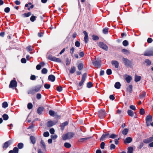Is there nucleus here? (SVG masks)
Returning a JSON list of instances; mask_svg holds the SVG:
<instances>
[{
    "mask_svg": "<svg viewBox=\"0 0 153 153\" xmlns=\"http://www.w3.org/2000/svg\"><path fill=\"white\" fill-rule=\"evenodd\" d=\"M74 133L72 132H68L62 136V139L63 140L69 139L71 138L74 135Z\"/></svg>",
    "mask_w": 153,
    "mask_h": 153,
    "instance_id": "nucleus-1",
    "label": "nucleus"
},
{
    "mask_svg": "<svg viewBox=\"0 0 153 153\" xmlns=\"http://www.w3.org/2000/svg\"><path fill=\"white\" fill-rule=\"evenodd\" d=\"M48 59L52 61L56 62H61V60L60 59L56 57L55 56L50 55L48 56Z\"/></svg>",
    "mask_w": 153,
    "mask_h": 153,
    "instance_id": "nucleus-2",
    "label": "nucleus"
},
{
    "mask_svg": "<svg viewBox=\"0 0 153 153\" xmlns=\"http://www.w3.org/2000/svg\"><path fill=\"white\" fill-rule=\"evenodd\" d=\"M98 114L100 118H103L105 117L106 116L105 111L104 110H101L99 111Z\"/></svg>",
    "mask_w": 153,
    "mask_h": 153,
    "instance_id": "nucleus-3",
    "label": "nucleus"
},
{
    "mask_svg": "<svg viewBox=\"0 0 153 153\" xmlns=\"http://www.w3.org/2000/svg\"><path fill=\"white\" fill-rule=\"evenodd\" d=\"M122 60L123 62L126 66H130L131 65V62L127 59L123 57L122 58Z\"/></svg>",
    "mask_w": 153,
    "mask_h": 153,
    "instance_id": "nucleus-4",
    "label": "nucleus"
},
{
    "mask_svg": "<svg viewBox=\"0 0 153 153\" xmlns=\"http://www.w3.org/2000/svg\"><path fill=\"white\" fill-rule=\"evenodd\" d=\"M146 121L147 126H149V123L152 122V116L150 114L148 115L146 117Z\"/></svg>",
    "mask_w": 153,
    "mask_h": 153,
    "instance_id": "nucleus-5",
    "label": "nucleus"
},
{
    "mask_svg": "<svg viewBox=\"0 0 153 153\" xmlns=\"http://www.w3.org/2000/svg\"><path fill=\"white\" fill-rule=\"evenodd\" d=\"M13 141L10 140L4 143L3 146V149L4 150L6 149L9 146H10L12 143Z\"/></svg>",
    "mask_w": 153,
    "mask_h": 153,
    "instance_id": "nucleus-6",
    "label": "nucleus"
},
{
    "mask_svg": "<svg viewBox=\"0 0 153 153\" xmlns=\"http://www.w3.org/2000/svg\"><path fill=\"white\" fill-rule=\"evenodd\" d=\"M17 86V82L14 80H12L11 81L10 85H9V88H12L14 89V88H16Z\"/></svg>",
    "mask_w": 153,
    "mask_h": 153,
    "instance_id": "nucleus-7",
    "label": "nucleus"
},
{
    "mask_svg": "<svg viewBox=\"0 0 153 153\" xmlns=\"http://www.w3.org/2000/svg\"><path fill=\"white\" fill-rule=\"evenodd\" d=\"M99 46L100 48H102L106 51L108 50V48L107 46L103 42H100L99 43Z\"/></svg>",
    "mask_w": 153,
    "mask_h": 153,
    "instance_id": "nucleus-8",
    "label": "nucleus"
},
{
    "mask_svg": "<svg viewBox=\"0 0 153 153\" xmlns=\"http://www.w3.org/2000/svg\"><path fill=\"white\" fill-rule=\"evenodd\" d=\"M86 75L87 74L86 73H85L82 75L81 80L79 83V86H80L82 85L84 82L85 80Z\"/></svg>",
    "mask_w": 153,
    "mask_h": 153,
    "instance_id": "nucleus-9",
    "label": "nucleus"
},
{
    "mask_svg": "<svg viewBox=\"0 0 153 153\" xmlns=\"http://www.w3.org/2000/svg\"><path fill=\"white\" fill-rule=\"evenodd\" d=\"M143 55L145 56H150L153 55V49L146 51Z\"/></svg>",
    "mask_w": 153,
    "mask_h": 153,
    "instance_id": "nucleus-10",
    "label": "nucleus"
},
{
    "mask_svg": "<svg viewBox=\"0 0 153 153\" xmlns=\"http://www.w3.org/2000/svg\"><path fill=\"white\" fill-rule=\"evenodd\" d=\"M93 64L97 68H100L101 66V62L100 61H94L93 62Z\"/></svg>",
    "mask_w": 153,
    "mask_h": 153,
    "instance_id": "nucleus-11",
    "label": "nucleus"
},
{
    "mask_svg": "<svg viewBox=\"0 0 153 153\" xmlns=\"http://www.w3.org/2000/svg\"><path fill=\"white\" fill-rule=\"evenodd\" d=\"M41 86L40 85H38L36 86L33 87L32 88L35 92V93L36 92H37L39 91L40 90V88H41Z\"/></svg>",
    "mask_w": 153,
    "mask_h": 153,
    "instance_id": "nucleus-12",
    "label": "nucleus"
},
{
    "mask_svg": "<svg viewBox=\"0 0 153 153\" xmlns=\"http://www.w3.org/2000/svg\"><path fill=\"white\" fill-rule=\"evenodd\" d=\"M124 78L125 79L128 83H129L132 79V77L128 75H126Z\"/></svg>",
    "mask_w": 153,
    "mask_h": 153,
    "instance_id": "nucleus-13",
    "label": "nucleus"
},
{
    "mask_svg": "<svg viewBox=\"0 0 153 153\" xmlns=\"http://www.w3.org/2000/svg\"><path fill=\"white\" fill-rule=\"evenodd\" d=\"M83 33L85 35V37H84L85 42V43H87L88 41V33L85 31L83 32Z\"/></svg>",
    "mask_w": 153,
    "mask_h": 153,
    "instance_id": "nucleus-14",
    "label": "nucleus"
},
{
    "mask_svg": "<svg viewBox=\"0 0 153 153\" xmlns=\"http://www.w3.org/2000/svg\"><path fill=\"white\" fill-rule=\"evenodd\" d=\"M111 63L112 65H114L115 67L117 68L119 66V63L116 60H112L111 62Z\"/></svg>",
    "mask_w": 153,
    "mask_h": 153,
    "instance_id": "nucleus-15",
    "label": "nucleus"
},
{
    "mask_svg": "<svg viewBox=\"0 0 153 153\" xmlns=\"http://www.w3.org/2000/svg\"><path fill=\"white\" fill-rule=\"evenodd\" d=\"M56 123L53 121L50 120L47 123L46 125L48 127H51L55 125Z\"/></svg>",
    "mask_w": 153,
    "mask_h": 153,
    "instance_id": "nucleus-16",
    "label": "nucleus"
},
{
    "mask_svg": "<svg viewBox=\"0 0 153 153\" xmlns=\"http://www.w3.org/2000/svg\"><path fill=\"white\" fill-rule=\"evenodd\" d=\"M132 140V139L130 137H128L124 140V143H129L131 142Z\"/></svg>",
    "mask_w": 153,
    "mask_h": 153,
    "instance_id": "nucleus-17",
    "label": "nucleus"
},
{
    "mask_svg": "<svg viewBox=\"0 0 153 153\" xmlns=\"http://www.w3.org/2000/svg\"><path fill=\"white\" fill-rule=\"evenodd\" d=\"M109 135V134L108 133H105V134H103L100 138V140L102 141H103Z\"/></svg>",
    "mask_w": 153,
    "mask_h": 153,
    "instance_id": "nucleus-18",
    "label": "nucleus"
},
{
    "mask_svg": "<svg viewBox=\"0 0 153 153\" xmlns=\"http://www.w3.org/2000/svg\"><path fill=\"white\" fill-rule=\"evenodd\" d=\"M48 79L50 81L54 82L55 79V77L54 76L52 75H51L49 76Z\"/></svg>",
    "mask_w": 153,
    "mask_h": 153,
    "instance_id": "nucleus-19",
    "label": "nucleus"
},
{
    "mask_svg": "<svg viewBox=\"0 0 153 153\" xmlns=\"http://www.w3.org/2000/svg\"><path fill=\"white\" fill-rule=\"evenodd\" d=\"M68 124V123L67 121H66L62 123L60 126L61 129L62 131L65 128V127L67 126Z\"/></svg>",
    "mask_w": 153,
    "mask_h": 153,
    "instance_id": "nucleus-20",
    "label": "nucleus"
},
{
    "mask_svg": "<svg viewBox=\"0 0 153 153\" xmlns=\"http://www.w3.org/2000/svg\"><path fill=\"white\" fill-rule=\"evenodd\" d=\"M132 90V85H129L128 87L127 88L126 91L128 92L129 94L131 93Z\"/></svg>",
    "mask_w": 153,
    "mask_h": 153,
    "instance_id": "nucleus-21",
    "label": "nucleus"
},
{
    "mask_svg": "<svg viewBox=\"0 0 153 153\" xmlns=\"http://www.w3.org/2000/svg\"><path fill=\"white\" fill-rule=\"evenodd\" d=\"M44 108L42 107H39L37 109V113L39 114H42V112L44 110Z\"/></svg>",
    "mask_w": 153,
    "mask_h": 153,
    "instance_id": "nucleus-22",
    "label": "nucleus"
},
{
    "mask_svg": "<svg viewBox=\"0 0 153 153\" xmlns=\"http://www.w3.org/2000/svg\"><path fill=\"white\" fill-rule=\"evenodd\" d=\"M25 7H28V10H30V9H32L33 7V5L30 2L28 4H26L25 5Z\"/></svg>",
    "mask_w": 153,
    "mask_h": 153,
    "instance_id": "nucleus-23",
    "label": "nucleus"
},
{
    "mask_svg": "<svg viewBox=\"0 0 153 153\" xmlns=\"http://www.w3.org/2000/svg\"><path fill=\"white\" fill-rule=\"evenodd\" d=\"M121 86L120 83L119 82H117L114 85V87L115 88L119 89L120 88Z\"/></svg>",
    "mask_w": 153,
    "mask_h": 153,
    "instance_id": "nucleus-24",
    "label": "nucleus"
},
{
    "mask_svg": "<svg viewBox=\"0 0 153 153\" xmlns=\"http://www.w3.org/2000/svg\"><path fill=\"white\" fill-rule=\"evenodd\" d=\"M141 79V77L140 76H138L136 74L135 75L134 80L136 82L140 81Z\"/></svg>",
    "mask_w": 153,
    "mask_h": 153,
    "instance_id": "nucleus-25",
    "label": "nucleus"
},
{
    "mask_svg": "<svg viewBox=\"0 0 153 153\" xmlns=\"http://www.w3.org/2000/svg\"><path fill=\"white\" fill-rule=\"evenodd\" d=\"M30 139L31 142L33 144H34L36 142V139L35 137L33 136H31L30 137Z\"/></svg>",
    "mask_w": 153,
    "mask_h": 153,
    "instance_id": "nucleus-26",
    "label": "nucleus"
},
{
    "mask_svg": "<svg viewBox=\"0 0 153 153\" xmlns=\"http://www.w3.org/2000/svg\"><path fill=\"white\" fill-rule=\"evenodd\" d=\"M127 113L128 115L131 117H133L134 115L133 111L130 110L128 111Z\"/></svg>",
    "mask_w": 153,
    "mask_h": 153,
    "instance_id": "nucleus-27",
    "label": "nucleus"
},
{
    "mask_svg": "<svg viewBox=\"0 0 153 153\" xmlns=\"http://www.w3.org/2000/svg\"><path fill=\"white\" fill-rule=\"evenodd\" d=\"M24 144L22 143H20L17 145L18 148L19 149H22L24 147Z\"/></svg>",
    "mask_w": 153,
    "mask_h": 153,
    "instance_id": "nucleus-28",
    "label": "nucleus"
},
{
    "mask_svg": "<svg viewBox=\"0 0 153 153\" xmlns=\"http://www.w3.org/2000/svg\"><path fill=\"white\" fill-rule=\"evenodd\" d=\"M128 128H125L122 131V134L124 135H126L128 132Z\"/></svg>",
    "mask_w": 153,
    "mask_h": 153,
    "instance_id": "nucleus-29",
    "label": "nucleus"
},
{
    "mask_svg": "<svg viewBox=\"0 0 153 153\" xmlns=\"http://www.w3.org/2000/svg\"><path fill=\"white\" fill-rule=\"evenodd\" d=\"M31 14L30 12H28L27 13H25L22 15V16L24 17H27L30 16Z\"/></svg>",
    "mask_w": 153,
    "mask_h": 153,
    "instance_id": "nucleus-30",
    "label": "nucleus"
},
{
    "mask_svg": "<svg viewBox=\"0 0 153 153\" xmlns=\"http://www.w3.org/2000/svg\"><path fill=\"white\" fill-rule=\"evenodd\" d=\"M76 71L75 68L74 66L72 67L70 70V73L71 74H73Z\"/></svg>",
    "mask_w": 153,
    "mask_h": 153,
    "instance_id": "nucleus-31",
    "label": "nucleus"
},
{
    "mask_svg": "<svg viewBox=\"0 0 153 153\" xmlns=\"http://www.w3.org/2000/svg\"><path fill=\"white\" fill-rule=\"evenodd\" d=\"M27 93L28 94H31L32 95H33L35 93L32 88L28 90L27 91Z\"/></svg>",
    "mask_w": 153,
    "mask_h": 153,
    "instance_id": "nucleus-32",
    "label": "nucleus"
},
{
    "mask_svg": "<svg viewBox=\"0 0 153 153\" xmlns=\"http://www.w3.org/2000/svg\"><path fill=\"white\" fill-rule=\"evenodd\" d=\"M127 153H133V148L132 147H129L128 148Z\"/></svg>",
    "mask_w": 153,
    "mask_h": 153,
    "instance_id": "nucleus-33",
    "label": "nucleus"
},
{
    "mask_svg": "<svg viewBox=\"0 0 153 153\" xmlns=\"http://www.w3.org/2000/svg\"><path fill=\"white\" fill-rule=\"evenodd\" d=\"M92 39L96 41L99 39V37L97 36L93 35L92 36Z\"/></svg>",
    "mask_w": 153,
    "mask_h": 153,
    "instance_id": "nucleus-34",
    "label": "nucleus"
},
{
    "mask_svg": "<svg viewBox=\"0 0 153 153\" xmlns=\"http://www.w3.org/2000/svg\"><path fill=\"white\" fill-rule=\"evenodd\" d=\"M2 117L4 120H7L8 119L9 117L7 114H4L2 115Z\"/></svg>",
    "mask_w": 153,
    "mask_h": 153,
    "instance_id": "nucleus-35",
    "label": "nucleus"
},
{
    "mask_svg": "<svg viewBox=\"0 0 153 153\" xmlns=\"http://www.w3.org/2000/svg\"><path fill=\"white\" fill-rule=\"evenodd\" d=\"M64 146L67 148H70L71 146V144L68 143H64Z\"/></svg>",
    "mask_w": 153,
    "mask_h": 153,
    "instance_id": "nucleus-36",
    "label": "nucleus"
},
{
    "mask_svg": "<svg viewBox=\"0 0 153 153\" xmlns=\"http://www.w3.org/2000/svg\"><path fill=\"white\" fill-rule=\"evenodd\" d=\"M144 144V143L143 142H141L140 143V144L137 147V149H140L142 148Z\"/></svg>",
    "mask_w": 153,
    "mask_h": 153,
    "instance_id": "nucleus-37",
    "label": "nucleus"
},
{
    "mask_svg": "<svg viewBox=\"0 0 153 153\" xmlns=\"http://www.w3.org/2000/svg\"><path fill=\"white\" fill-rule=\"evenodd\" d=\"M48 72V70L45 68L42 69L41 71L42 73L43 74H46Z\"/></svg>",
    "mask_w": 153,
    "mask_h": 153,
    "instance_id": "nucleus-38",
    "label": "nucleus"
},
{
    "mask_svg": "<svg viewBox=\"0 0 153 153\" xmlns=\"http://www.w3.org/2000/svg\"><path fill=\"white\" fill-rule=\"evenodd\" d=\"M146 93L145 92H143L140 95V98L144 97L146 95Z\"/></svg>",
    "mask_w": 153,
    "mask_h": 153,
    "instance_id": "nucleus-39",
    "label": "nucleus"
},
{
    "mask_svg": "<svg viewBox=\"0 0 153 153\" xmlns=\"http://www.w3.org/2000/svg\"><path fill=\"white\" fill-rule=\"evenodd\" d=\"M83 68V64L82 63L79 64L78 66V69L80 70H82Z\"/></svg>",
    "mask_w": 153,
    "mask_h": 153,
    "instance_id": "nucleus-40",
    "label": "nucleus"
},
{
    "mask_svg": "<svg viewBox=\"0 0 153 153\" xmlns=\"http://www.w3.org/2000/svg\"><path fill=\"white\" fill-rule=\"evenodd\" d=\"M93 86V84L91 82H89L87 84V87L88 88H90L92 87Z\"/></svg>",
    "mask_w": 153,
    "mask_h": 153,
    "instance_id": "nucleus-41",
    "label": "nucleus"
},
{
    "mask_svg": "<svg viewBox=\"0 0 153 153\" xmlns=\"http://www.w3.org/2000/svg\"><path fill=\"white\" fill-rule=\"evenodd\" d=\"M36 17L34 16H32L30 18V20L32 22H34L36 19Z\"/></svg>",
    "mask_w": 153,
    "mask_h": 153,
    "instance_id": "nucleus-42",
    "label": "nucleus"
},
{
    "mask_svg": "<svg viewBox=\"0 0 153 153\" xmlns=\"http://www.w3.org/2000/svg\"><path fill=\"white\" fill-rule=\"evenodd\" d=\"M2 106L4 108H6L8 106V104L6 102H4L2 104Z\"/></svg>",
    "mask_w": 153,
    "mask_h": 153,
    "instance_id": "nucleus-43",
    "label": "nucleus"
},
{
    "mask_svg": "<svg viewBox=\"0 0 153 153\" xmlns=\"http://www.w3.org/2000/svg\"><path fill=\"white\" fill-rule=\"evenodd\" d=\"M145 113V110L144 109L142 108L140 110V114L141 115H143Z\"/></svg>",
    "mask_w": 153,
    "mask_h": 153,
    "instance_id": "nucleus-44",
    "label": "nucleus"
},
{
    "mask_svg": "<svg viewBox=\"0 0 153 153\" xmlns=\"http://www.w3.org/2000/svg\"><path fill=\"white\" fill-rule=\"evenodd\" d=\"M49 114L50 116H54L55 114V112L54 111L51 110L49 111Z\"/></svg>",
    "mask_w": 153,
    "mask_h": 153,
    "instance_id": "nucleus-45",
    "label": "nucleus"
},
{
    "mask_svg": "<svg viewBox=\"0 0 153 153\" xmlns=\"http://www.w3.org/2000/svg\"><path fill=\"white\" fill-rule=\"evenodd\" d=\"M43 148L45 149L46 148V145L44 141L42 140H41L40 142Z\"/></svg>",
    "mask_w": 153,
    "mask_h": 153,
    "instance_id": "nucleus-46",
    "label": "nucleus"
},
{
    "mask_svg": "<svg viewBox=\"0 0 153 153\" xmlns=\"http://www.w3.org/2000/svg\"><path fill=\"white\" fill-rule=\"evenodd\" d=\"M19 149L17 147H15L13 148V151L14 153H18L19 152Z\"/></svg>",
    "mask_w": 153,
    "mask_h": 153,
    "instance_id": "nucleus-47",
    "label": "nucleus"
},
{
    "mask_svg": "<svg viewBox=\"0 0 153 153\" xmlns=\"http://www.w3.org/2000/svg\"><path fill=\"white\" fill-rule=\"evenodd\" d=\"M123 45L125 46H126L128 45V42L127 40H124L123 42Z\"/></svg>",
    "mask_w": 153,
    "mask_h": 153,
    "instance_id": "nucleus-48",
    "label": "nucleus"
},
{
    "mask_svg": "<svg viewBox=\"0 0 153 153\" xmlns=\"http://www.w3.org/2000/svg\"><path fill=\"white\" fill-rule=\"evenodd\" d=\"M106 73L107 75H110L112 74V71L111 69H108L106 71Z\"/></svg>",
    "mask_w": 153,
    "mask_h": 153,
    "instance_id": "nucleus-49",
    "label": "nucleus"
},
{
    "mask_svg": "<svg viewBox=\"0 0 153 153\" xmlns=\"http://www.w3.org/2000/svg\"><path fill=\"white\" fill-rule=\"evenodd\" d=\"M27 108L28 109H31L33 107V105L31 103H29L27 104Z\"/></svg>",
    "mask_w": 153,
    "mask_h": 153,
    "instance_id": "nucleus-50",
    "label": "nucleus"
},
{
    "mask_svg": "<svg viewBox=\"0 0 153 153\" xmlns=\"http://www.w3.org/2000/svg\"><path fill=\"white\" fill-rule=\"evenodd\" d=\"M143 143H146V144L149 143H150L149 141V140L148 138L147 139H144L143 140Z\"/></svg>",
    "mask_w": 153,
    "mask_h": 153,
    "instance_id": "nucleus-51",
    "label": "nucleus"
},
{
    "mask_svg": "<svg viewBox=\"0 0 153 153\" xmlns=\"http://www.w3.org/2000/svg\"><path fill=\"white\" fill-rule=\"evenodd\" d=\"M45 88L47 89H49L50 87V85L47 83H46L44 85Z\"/></svg>",
    "mask_w": 153,
    "mask_h": 153,
    "instance_id": "nucleus-52",
    "label": "nucleus"
},
{
    "mask_svg": "<svg viewBox=\"0 0 153 153\" xmlns=\"http://www.w3.org/2000/svg\"><path fill=\"white\" fill-rule=\"evenodd\" d=\"M145 62L148 65H150L151 64V61L148 59H146Z\"/></svg>",
    "mask_w": 153,
    "mask_h": 153,
    "instance_id": "nucleus-53",
    "label": "nucleus"
},
{
    "mask_svg": "<svg viewBox=\"0 0 153 153\" xmlns=\"http://www.w3.org/2000/svg\"><path fill=\"white\" fill-rule=\"evenodd\" d=\"M49 134L48 132H45L43 134V136L44 137H47L49 136Z\"/></svg>",
    "mask_w": 153,
    "mask_h": 153,
    "instance_id": "nucleus-54",
    "label": "nucleus"
},
{
    "mask_svg": "<svg viewBox=\"0 0 153 153\" xmlns=\"http://www.w3.org/2000/svg\"><path fill=\"white\" fill-rule=\"evenodd\" d=\"M115 146L113 144H112L111 145L110 148L111 150L114 149L115 148Z\"/></svg>",
    "mask_w": 153,
    "mask_h": 153,
    "instance_id": "nucleus-55",
    "label": "nucleus"
},
{
    "mask_svg": "<svg viewBox=\"0 0 153 153\" xmlns=\"http://www.w3.org/2000/svg\"><path fill=\"white\" fill-rule=\"evenodd\" d=\"M51 137L52 139L54 140L56 139L57 137V136L56 134L51 135Z\"/></svg>",
    "mask_w": 153,
    "mask_h": 153,
    "instance_id": "nucleus-56",
    "label": "nucleus"
},
{
    "mask_svg": "<svg viewBox=\"0 0 153 153\" xmlns=\"http://www.w3.org/2000/svg\"><path fill=\"white\" fill-rule=\"evenodd\" d=\"M62 90V88L61 86H57L56 88V90L59 91L61 92Z\"/></svg>",
    "mask_w": 153,
    "mask_h": 153,
    "instance_id": "nucleus-57",
    "label": "nucleus"
},
{
    "mask_svg": "<svg viewBox=\"0 0 153 153\" xmlns=\"http://www.w3.org/2000/svg\"><path fill=\"white\" fill-rule=\"evenodd\" d=\"M49 131L51 134H53L55 132L54 129L53 128H52L50 129Z\"/></svg>",
    "mask_w": 153,
    "mask_h": 153,
    "instance_id": "nucleus-58",
    "label": "nucleus"
},
{
    "mask_svg": "<svg viewBox=\"0 0 153 153\" xmlns=\"http://www.w3.org/2000/svg\"><path fill=\"white\" fill-rule=\"evenodd\" d=\"M41 94L38 93L36 94V97L38 100L40 99L41 98Z\"/></svg>",
    "mask_w": 153,
    "mask_h": 153,
    "instance_id": "nucleus-59",
    "label": "nucleus"
},
{
    "mask_svg": "<svg viewBox=\"0 0 153 153\" xmlns=\"http://www.w3.org/2000/svg\"><path fill=\"white\" fill-rule=\"evenodd\" d=\"M43 31H41L39 33H38V36L41 37L43 36Z\"/></svg>",
    "mask_w": 153,
    "mask_h": 153,
    "instance_id": "nucleus-60",
    "label": "nucleus"
},
{
    "mask_svg": "<svg viewBox=\"0 0 153 153\" xmlns=\"http://www.w3.org/2000/svg\"><path fill=\"white\" fill-rule=\"evenodd\" d=\"M117 137V135L116 134H111L110 137L109 138L114 139L115 138Z\"/></svg>",
    "mask_w": 153,
    "mask_h": 153,
    "instance_id": "nucleus-61",
    "label": "nucleus"
},
{
    "mask_svg": "<svg viewBox=\"0 0 153 153\" xmlns=\"http://www.w3.org/2000/svg\"><path fill=\"white\" fill-rule=\"evenodd\" d=\"M130 108L133 110H135L136 107L135 106L133 105H131L130 106Z\"/></svg>",
    "mask_w": 153,
    "mask_h": 153,
    "instance_id": "nucleus-62",
    "label": "nucleus"
},
{
    "mask_svg": "<svg viewBox=\"0 0 153 153\" xmlns=\"http://www.w3.org/2000/svg\"><path fill=\"white\" fill-rule=\"evenodd\" d=\"M105 145V143L104 142H102L100 144V148L102 149H103L104 148Z\"/></svg>",
    "mask_w": 153,
    "mask_h": 153,
    "instance_id": "nucleus-63",
    "label": "nucleus"
},
{
    "mask_svg": "<svg viewBox=\"0 0 153 153\" xmlns=\"http://www.w3.org/2000/svg\"><path fill=\"white\" fill-rule=\"evenodd\" d=\"M75 45L77 47H79L80 45V44L79 42L77 41L75 42Z\"/></svg>",
    "mask_w": 153,
    "mask_h": 153,
    "instance_id": "nucleus-64",
    "label": "nucleus"
}]
</instances>
